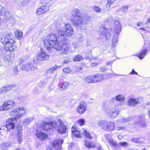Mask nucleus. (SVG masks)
Wrapping results in <instances>:
<instances>
[{"mask_svg":"<svg viewBox=\"0 0 150 150\" xmlns=\"http://www.w3.org/2000/svg\"><path fill=\"white\" fill-rule=\"evenodd\" d=\"M45 48L51 51L53 48L58 51L62 50L63 54H67L69 50L66 40H62L59 37L55 34H51L47 36V39L43 41Z\"/></svg>","mask_w":150,"mask_h":150,"instance_id":"obj_1","label":"nucleus"},{"mask_svg":"<svg viewBox=\"0 0 150 150\" xmlns=\"http://www.w3.org/2000/svg\"><path fill=\"white\" fill-rule=\"evenodd\" d=\"M0 36L1 42L5 44L4 49L5 52L4 59L6 61L10 62L14 57L13 52L17 50V47L14 45V41L12 38V37L11 34L4 33L0 34Z\"/></svg>","mask_w":150,"mask_h":150,"instance_id":"obj_2","label":"nucleus"},{"mask_svg":"<svg viewBox=\"0 0 150 150\" xmlns=\"http://www.w3.org/2000/svg\"><path fill=\"white\" fill-rule=\"evenodd\" d=\"M91 20V18L88 16L82 17L80 11L77 9L75 8L71 12V22L74 26H80L90 23Z\"/></svg>","mask_w":150,"mask_h":150,"instance_id":"obj_3","label":"nucleus"},{"mask_svg":"<svg viewBox=\"0 0 150 150\" xmlns=\"http://www.w3.org/2000/svg\"><path fill=\"white\" fill-rule=\"evenodd\" d=\"M26 109L24 107H18L13 109L10 112V115L12 118L8 120L9 123L6 125L8 129H13L15 124L12 121L21 118L26 114Z\"/></svg>","mask_w":150,"mask_h":150,"instance_id":"obj_4","label":"nucleus"},{"mask_svg":"<svg viewBox=\"0 0 150 150\" xmlns=\"http://www.w3.org/2000/svg\"><path fill=\"white\" fill-rule=\"evenodd\" d=\"M57 34L62 40H66V37H70L74 34L73 28L70 24H66L64 27L59 24L56 29Z\"/></svg>","mask_w":150,"mask_h":150,"instance_id":"obj_5","label":"nucleus"},{"mask_svg":"<svg viewBox=\"0 0 150 150\" xmlns=\"http://www.w3.org/2000/svg\"><path fill=\"white\" fill-rule=\"evenodd\" d=\"M114 31L112 40V45L113 47H115L117 45V36L121 31L122 25L120 22L115 20L114 21Z\"/></svg>","mask_w":150,"mask_h":150,"instance_id":"obj_6","label":"nucleus"},{"mask_svg":"<svg viewBox=\"0 0 150 150\" xmlns=\"http://www.w3.org/2000/svg\"><path fill=\"white\" fill-rule=\"evenodd\" d=\"M98 124L104 130L107 131H112L115 129V123L110 121L100 120L98 122Z\"/></svg>","mask_w":150,"mask_h":150,"instance_id":"obj_7","label":"nucleus"},{"mask_svg":"<svg viewBox=\"0 0 150 150\" xmlns=\"http://www.w3.org/2000/svg\"><path fill=\"white\" fill-rule=\"evenodd\" d=\"M104 137L105 141L108 142L110 145L112 147V149L114 150H118L119 149L117 142L114 141L112 139V136L109 134H105Z\"/></svg>","mask_w":150,"mask_h":150,"instance_id":"obj_8","label":"nucleus"},{"mask_svg":"<svg viewBox=\"0 0 150 150\" xmlns=\"http://www.w3.org/2000/svg\"><path fill=\"white\" fill-rule=\"evenodd\" d=\"M100 31L101 33L103 38L106 40H109L111 37V33L112 31L110 29H108L106 28L105 26H101L100 28Z\"/></svg>","mask_w":150,"mask_h":150,"instance_id":"obj_9","label":"nucleus"},{"mask_svg":"<svg viewBox=\"0 0 150 150\" xmlns=\"http://www.w3.org/2000/svg\"><path fill=\"white\" fill-rule=\"evenodd\" d=\"M15 105V103L13 100H8L5 101L3 105L0 106V110L5 111L8 110L14 107Z\"/></svg>","mask_w":150,"mask_h":150,"instance_id":"obj_10","label":"nucleus"},{"mask_svg":"<svg viewBox=\"0 0 150 150\" xmlns=\"http://www.w3.org/2000/svg\"><path fill=\"white\" fill-rule=\"evenodd\" d=\"M50 56L42 48H41L38 52L37 56L34 58V61L36 60L35 59L41 61L46 60L49 59Z\"/></svg>","mask_w":150,"mask_h":150,"instance_id":"obj_11","label":"nucleus"},{"mask_svg":"<svg viewBox=\"0 0 150 150\" xmlns=\"http://www.w3.org/2000/svg\"><path fill=\"white\" fill-rule=\"evenodd\" d=\"M87 108V104L84 102H81L76 108L77 112L80 115L84 113Z\"/></svg>","mask_w":150,"mask_h":150,"instance_id":"obj_12","label":"nucleus"},{"mask_svg":"<svg viewBox=\"0 0 150 150\" xmlns=\"http://www.w3.org/2000/svg\"><path fill=\"white\" fill-rule=\"evenodd\" d=\"M143 99L142 97H139L136 98H131L128 100L127 104L129 106L134 107L136 105L140 103L139 100L142 101Z\"/></svg>","mask_w":150,"mask_h":150,"instance_id":"obj_13","label":"nucleus"},{"mask_svg":"<svg viewBox=\"0 0 150 150\" xmlns=\"http://www.w3.org/2000/svg\"><path fill=\"white\" fill-rule=\"evenodd\" d=\"M45 5L41 6L38 8L36 11V14L38 15H40L45 13L48 11L49 10L48 6Z\"/></svg>","mask_w":150,"mask_h":150,"instance_id":"obj_14","label":"nucleus"},{"mask_svg":"<svg viewBox=\"0 0 150 150\" xmlns=\"http://www.w3.org/2000/svg\"><path fill=\"white\" fill-rule=\"evenodd\" d=\"M63 142V140L61 139L54 140L53 142V148L57 150H61V145Z\"/></svg>","mask_w":150,"mask_h":150,"instance_id":"obj_15","label":"nucleus"},{"mask_svg":"<svg viewBox=\"0 0 150 150\" xmlns=\"http://www.w3.org/2000/svg\"><path fill=\"white\" fill-rule=\"evenodd\" d=\"M120 112V110L115 108L109 110L108 112V115L112 119L116 117Z\"/></svg>","mask_w":150,"mask_h":150,"instance_id":"obj_16","label":"nucleus"},{"mask_svg":"<svg viewBox=\"0 0 150 150\" xmlns=\"http://www.w3.org/2000/svg\"><path fill=\"white\" fill-rule=\"evenodd\" d=\"M14 87V85H5L0 88V94H4L7 92L11 90L13 87Z\"/></svg>","mask_w":150,"mask_h":150,"instance_id":"obj_17","label":"nucleus"},{"mask_svg":"<svg viewBox=\"0 0 150 150\" xmlns=\"http://www.w3.org/2000/svg\"><path fill=\"white\" fill-rule=\"evenodd\" d=\"M59 126L57 130V132L60 133H65L67 130V128L64 124L62 120H59Z\"/></svg>","mask_w":150,"mask_h":150,"instance_id":"obj_18","label":"nucleus"},{"mask_svg":"<svg viewBox=\"0 0 150 150\" xmlns=\"http://www.w3.org/2000/svg\"><path fill=\"white\" fill-rule=\"evenodd\" d=\"M16 133L17 139L19 144H21L22 140L21 135L22 134V129L21 127H18L17 129Z\"/></svg>","mask_w":150,"mask_h":150,"instance_id":"obj_19","label":"nucleus"},{"mask_svg":"<svg viewBox=\"0 0 150 150\" xmlns=\"http://www.w3.org/2000/svg\"><path fill=\"white\" fill-rule=\"evenodd\" d=\"M36 136L39 139L44 140L47 138V135L43 132L37 131L36 133Z\"/></svg>","mask_w":150,"mask_h":150,"instance_id":"obj_20","label":"nucleus"},{"mask_svg":"<svg viewBox=\"0 0 150 150\" xmlns=\"http://www.w3.org/2000/svg\"><path fill=\"white\" fill-rule=\"evenodd\" d=\"M94 83H97L101 81L104 78L103 75L97 74L93 75Z\"/></svg>","mask_w":150,"mask_h":150,"instance_id":"obj_21","label":"nucleus"},{"mask_svg":"<svg viewBox=\"0 0 150 150\" xmlns=\"http://www.w3.org/2000/svg\"><path fill=\"white\" fill-rule=\"evenodd\" d=\"M12 18L13 16L11 13L7 10L5 14H4V16L2 18H4L7 20H9L12 19Z\"/></svg>","mask_w":150,"mask_h":150,"instance_id":"obj_22","label":"nucleus"},{"mask_svg":"<svg viewBox=\"0 0 150 150\" xmlns=\"http://www.w3.org/2000/svg\"><path fill=\"white\" fill-rule=\"evenodd\" d=\"M138 124L139 125L140 127H146L147 124L145 122V120L136 121L134 123V125H136Z\"/></svg>","mask_w":150,"mask_h":150,"instance_id":"obj_23","label":"nucleus"},{"mask_svg":"<svg viewBox=\"0 0 150 150\" xmlns=\"http://www.w3.org/2000/svg\"><path fill=\"white\" fill-rule=\"evenodd\" d=\"M59 126V125L58 122L55 121L53 122H51V127L52 128V129L54 131L55 130H57Z\"/></svg>","mask_w":150,"mask_h":150,"instance_id":"obj_24","label":"nucleus"},{"mask_svg":"<svg viewBox=\"0 0 150 150\" xmlns=\"http://www.w3.org/2000/svg\"><path fill=\"white\" fill-rule=\"evenodd\" d=\"M85 145L86 147L88 149L91 148H94L96 146L95 144L91 143V142L86 140L85 141Z\"/></svg>","mask_w":150,"mask_h":150,"instance_id":"obj_25","label":"nucleus"},{"mask_svg":"<svg viewBox=\"0 0 150 150\" xmlns=\"http://www.w3.org/2000/svg\"><path fill=\"white\" fill-rule=\"evenodd\" d=\"M85 80L88 83H94L93 75L86 77L85 78Z\"/></svg>","mask_w":150,"mask_h":150,"instance_id":"obj_26","label":"nucleus"},{"mask_svg":"<svg viewBox=\"0 0 150 150\" xmlns=\"http://www.w3.org/2000/svg\"><path fill=\"white\" fill-rule=\"evenodd\" d=\"M69 84V83L68 82H63L60 83L59 84V86L62 89L65 90L67 88Z\"/></svg>","mask_w":150,"mask_h":150,"instance_id":"obj_27","label":"nucleus"},{"mask_svg":"<svg viewBox=\"0 0 150 150\" xmlns=\"http://www.w3.org/2000/svg\"><path fill=\"white\" fill-rule=\"evenodd\" d=\"M147 52L146 50L144 49L139 52L138 55V56L140 59H142L144 57Z\"/></svg>","mask_w":150,"mask_h":150,"instance_id":"obj_28","label":"nucleus"},{"mask_svg":"<svg viewBox=\"0 0 150 150\" xmlns=\"http://www.w3.org/2000/svg\"><path fill=\"white\" fill-rule=\"evenodd\" d=\"M31 64L25 63L21 67V68L23 70L29 71L31 66Z\"/></svg>","mask_w":150,"mask_h":150,"instance_id":"obj_29","label":"nucleus"},{"mask_svg":"<svg viewBox=\"0 0 150 150\" xmlns=\"http://www.w3.org/2000/svg\"><path fill=\"white\" fill-rule=\"evenodd\" d=\"M15 34L16 37L18 40H20L22 38L23 34L21 30H17L15 32Z\"/></svg>","mask_w":150,"mask_h":150,"instance_id":"obj_30","label":"nucleus"},{"mask_svg":"<svg viewBox=\"0 0 150 150\" xmlns=\"http://www.w3.org/2000/svg\"><path fill=\"white\" fill-rule=\"evenodd\" d=\"M7 10L5 8L1 6H0V19L2 18L3 17L4 14H5Z\"/></svg>","mask_w":150,"mask_h":150,"instance_id":"obj_31","label":"nucleus"},{"mask_svg":"<svg viewBox=\"0 0 150 150\" xmlns=\"http://www.w3.org/2000/svg\"><path fill=\"white\" fill-rule=\"evenodd\" d=\"M44 128L45 130L52 129L51 122H45L43 124Z\"/></svg>","mask_w":150,"mask_h":150,"instance_id":"obj_32","label":"nucleus"},{"mask_svg":"<svg viewBox=\"0 0 150 150\" xmlns=\"http://www.w3.org/2000/svg\"><path fill=\"white\" fill-rule=\"evenodd\" d=\"M34 118L30 117V118H26L24 119L23 121V125H26L29 123L31 122L34 120Z\"/></svg>","mask_w":150,"mask_h":150,"instance_id":"obj_33","label":"nucleus"},{"mask_svg":"<svg viewBox=\"0 0 150 150\" xmlns=\"http://www.w3.org/2000/svg\"><path fill=\"white\" fill-rule=\"evenodd\" d=\"M83 133L85 135L86 138L90 139H92L93 138V137L91 136V134L88 132L85 129H83Z\"/></svg>","mask_w":150,"mask_h":150,"instance_id":"obj_34","label":"nucleus"},{"mask_svg":"<svg viewBox=\"0 0 150 150\" xmlns=\"http://www.w3.org/2000/svg\"><path fill=\"white\" fill-rule=\"evenodd\" d=\"M132 117H129L128 118H122L119 120L118 121L121 123H125L131 120L132 119Z\"/></svg>","mask_w":150,"mask_h":150,"instance_id":"obj_35","label":"nucleus"},{"mask_svg":"<svg viewBox=\"0 0 150 150\" xmlns=\"http://www.w3.org/2000/svg\"><path fill=\"white\" fill-rule=\"evenodd\" d=\"M115 1V0H108V2L106 5V8L108 10H110L111 4H112Z\"/></svg>","mask_w":150,"mask_h":150,"instance_id":"obj_36","label":"nucleus"},{"mask_svg":"<svg viewBox=\"0 0 150 150\" xmlns=\"http://www.w3.org/2000/svg\"><path fill=\"white\" fill-rule=\"evenodd\" d=\"M115 99L117 100L120 102H123L125 100V98L122 95H118L115 97Z\"/></svg>","mask_w":150,"mask_h":150,"instance_id":"obj_37","label":"nucleus"},{"mask_svg":"<svg viewBox=\"0 0 150 150\" xmlns=\"http://www.w3.org/2000/svg\"><path fill=\"white\" fill-rule=\"evenodd\" d=\"M60 67V66L55 65L53 67H52L49 69H48L47 72L48 73H52L54 71Z\"/></svg>","mask_w":150,"mask_h":150,"instance_id":"obj_38","label":"nucleus"},{"mask_svg":"<svg viewBox=\"0 0 150 150\" xmlns=\"http://www.w3.org/2000/svg\"><path fill=\"white\" fill-rule=\"evenodd\" d=\"M83 59V58L81 55H78L75 56L73 60L75 62L79 61Z\"/></svg>","mask_w":150,"mask_h":150,"instance_id":"obj_39","label":"nucleus"},{"mask_svg":"<svg viewBox=\"0 0 150 150\" xmlns=\"http://www.w3.org/2000/svg\"><path fill=\"white\" fill-rule=\"evenodd\" d=\"M144 120H145V115L144 114H142L138 116V120L136 121Z\"/></svg>","mask_w":150,"mask_h":150,"instance_id":"obj_40","label":"nucleus"},{"mask_svg":"<svg viewBox=\"0 0 150 150\" xmlns=\"http://www.w3.org/2000/svg\"><path fill=\"white\" fill-rule=\"evenodd\" d=\"M131 140L132 142L137 143H142V141L140 140L139 138H132L131 139Z\"/></svg>","mask_w":150,"mask_h":150,"instance_id":"obj_41","label":"nucleus"},{"mask_svg":"<svg viewBox=\"0 0 150 150\" xmlns=\"http://www.w3.org/2000/svg\"><path fill=\"white\" fill-rule=\"evenodd\" d=\"M38 70V69L36 67L34 66L33 64H31L29 71H37Z\"/></svg>","mask_w":150,"mask_h":150,"instance_id":"obj_42","label":"nucleus"},{"mask_svg":"<svg viewBox=\"0 0 150 150\" xmlns=\"http://www.w3.org/2000/svg\"><path fill=\"white\" fill-rule=\"evenodd\" d=\"M92 8L95 11L97 12H100L101 11V9L100 8L96 6H93Z\"/></svg>","mask_w":150,"mask_h":150,"instance_id":"obj_43","label":"nucleus"},{"mask_svg":"<svg viewBox=\"0 0 150 150\" xmlns=\"http://www.w3.org/2000/svg\"><path fill=\"white\" fill-rule=\"evenodd\" d=\"M74 134H72L73 136L76 137L77 138H80L81 137V134L79 131L77 130Z\"/></svg>","mask_w":150,"mask_h":150,"instance_id":"obj_44","label":"nucleus"},{"mask_svg":"<svg viewBox=\"0 0 150 150\" xmlns=\"http://www.w3.org/2000/svg\"><path fill=\"white\" fill-rule=\"evenodd\" d=\"M78 122L80 125L81 126L84 125L85 123V120L83 119H81L78 120Z\"/></svg>","mask_w":150,"mask_h":150,"instance_id":"obj_45","label":"nucleus"},{"mask_svg":"<svg viewBox=\"0 0 150 150\" xmlns=\"http://www.w3.org/2000/svg\"><path fill=\"white\" fill-rule=\"evenodd\" d=\"M119 145L121 146L125 147L127 146L128 145V144L126 142H123L120 143L119 144Z\"/></svg>","mask_w":150,"mask_h":150,"instance_id":"obj_46","label":"nucleus"},{"mask_svg":"<svg viewBox=\"0 0 150 150\" xmlns=\"http://www.w3.org/2000/svg\"><path fill=\"white\" fill-rule=\"evenodd\" d=\"M78 130L76 128V127L73 126L72 128V134H75V133Z\"/></svg>","mask_w":150,"mask_h":150,"instance_id":"obj_47","label":"nucleus"},{"mask_svg":"<svg viewBox=\"0 0 150 150\" xmlns=\"http://www.w3.org/2000/svg\"><path fill=\"white\" fill-rule=\"evenodd\" d=\"M125 129V127H118L116 128V130L117 131L123 130Z\"/></svg>","mask_w":150,"mask_h":150,"instance_id":"obj_48","label":"nucleus"},{"mask_svg":"<svg viewBox=\"0 0 150 150\" xmlns=\"http://www.w3.org/2000/svg\"><path fill=\"white\" fill-rule=\"evenodd\" d=\"M128 8L127 6H124L121 8V10L122 11H123L124 13H126L127 10Z\"/></svg>","mask_w":150,"mask_h":150,"instance_id":"obj_49","label":"nucleus"},{"mask_svg":"<svg viewBox=\"0 0 150 150\" xmlns=\"http://www.w3.org/2000/svg\"><path fill=\"white\" fill-rule=\"evenodd\" d=\"M63 71L64 72L66 73H69L71 71V70L69 67L64 69Z\"/></svg>","mask_w":150,"mask_h":150,"instance_id":"obj_50","label":"nucleus"},{"mask_svg":"<svg viewBox=\"0 0 150 150\" xmlns=\"http://www.w3.org/2000/svg\"><path fill=\"white\" fill-rule=\"evenodd\" d=\"M100 70L101 71L104 72L107 70V68L104 66H103L100 68Z\"/></svg>","mask_w":150,"mask_h":150,"instance_id":"obj_51","label":"nucleus"},{"mask_svg":"<svg viewBox=\"0 0 150 150\" xmlns=\"http://www.w3.org/2000/svg\"><path fill=\"white\" fill-rule=\"evenodd\" d=\"M130 74L137 75L138 73L137 72L135 71L134 69H133L132 71L130 73Z\"/></svg>","mask_w":150,"mask_h":150,"instance_id":"obj_52","label":"nucleus"},{"mask_svg":"<svg viewBox=\"0 0 150 150\" xmlns=\"http://www.w3.org/2000/svg\"><path fill=\"white\" fill-rule=\"evenodd\" d=\"M108 75H109L110 76H111L112 75H114L115 76H122V75H119V74H117L115 73H109Z\"/></svg>","mask_w":150,"mask_h":150,"instance_id":"obj_53","label":"nucleus"},{"mask_svg":"<svg viewBox=\"0 0 150 150\" xmlns=\"http://www.w3.org/2000/svg\"><path fill=\"white\" fill-rule=\"evenodd\" d=\"M27 59L26 58H25V57H23L22 59H20V64H21V62H23L25 60H27Z\"/></svg>","mask_w":150,"mask_h":150,"instance_id":"obj_54","label":"nucleus"},{"mask_svg":"<svg viewBox=\"0 0 150 150\" xmlns=\"http://www.w3.org/2000/svg\"><path fill=\"white\" fill-rule=\"evenodd\" d=\"M14 72H15L16 74H18V70L17 67H15L14 68Z\"/></svg>","mask_w":150,"mask_h":150,"instance_id":"obj_55","label":"nucleus"},{"mask_svg":"<svg viewBox=\"0 0 150 150\" xmlns=\"http://www.w3.org/2000/svg\"><path fill=\"white\" fill-rule=\"evenodd\" d=\"M98 64L97 62H95L91 64V65L92 67H95L98 65Z\"/></svg>","mask_w":150,"mask_h":150,"instance_id":"obj_56","label":"nucleus"},{"mask_svg":"<svg viewBox=\"0 0 150 150\" xmlns=\"http://www.w3.org/2000/svg\"><path fill=\"white\" fill-rule=\"evenodd\" d=\"M73 45L74 46L75 49H76L78 47V45L77 44V43L75 42H74L73 43Z\"/></svg>","mask_w":150,"mask_h":150,"instance_id":"obj_57","label":"nucleus"},{"mask_svg":"<svg viewBox=\"0 0 150 150\" xmlns=\"http://www.w3.org/2000/svg\"><path fill=\"white\" fill-rule=\"evenodd\" d=\"M113 61H110L109 62H107L106 63V65L108 66L110 64H112V63L113 62Z\"/></svg>","mask_w":150,"mask_h":150,"instance_id":"obj_58","label":"nucleus"},{"mask_svg":"<svg viewBox=\"0 0 150 150\" xmlns=\"http://www.w3.org/2000/svg\"><path fill=\"white\" fill-rule=\"evenodd\" d=\"M143 23L142 22H139L138 23H137V25L138 26H142L143 25Z\"/></svg>","mask_w":150,"mask_h":150,"instance_id":"obj_59","label":"nucleus"},{"mask_svg":"<svg viewBox=\"0 0 150 150\" xmlns=\"http://www.w3.org/2000/svg\"><path fill=\"white\" fill-rule=\"evenodd\" d=\"M148 114L149 117V119H150V109H149L147 112Z\"/></svg>","mask_w":150,"mask_h":150,"instance_id":"obj_60","label":"nucleus"},{"mask_svg":"<svg viewBox=\"0 0 150 150\" xmlns=\"http://www.w3.org/2000/svg\"><path fill=\"white\" fill-rule=\"evenodd\" d=\"M98 150H103L102 149V148L100 146H98Z\"/></svg>","mask_w":150,"mask_h":150,"instance_id":"obj_61","label":"nucleus"},{"mask_svg":"<svg viewBox=\"0 0 150 150\" xmlns=\"http://www.w3.org/2000/svg\"><path fill=\"white\" fill-rule=\"evenodd\" d=\"M150 23V18L147 19L146 21V23L147 24Z\"/></svg>","mask_w":150,"mask_h":150,"instance_id":"obj_62","label":"nucleus"},{"mask_svg":"<svg viewBox=\"0 0 150 150\" xmlns=\"http://www.w3.org/2000/svg\"><path fill=\"white\" fill-rule=\"evenodd\" d=\"M72 145H73V143H71L69 144V148L70 147H72Z\"/></svg>","mask_w":150,"mask_h":150,"instance_id":"obj_63","label":"nucleus"},{"mask_svg":"<svg viewBox=\"0 0 150 150\" xmlns=\"http://www.w3.org/2000/svg\"><path fill=\"white\" fill-rule=\"evenodd\" d=\"M83 69V67H80L78 68V70H82Z\"/></svg>","mask_w":150,"mask_h":150,"instance_id":"obj_64","label":"nucleus"}]
</instances>
